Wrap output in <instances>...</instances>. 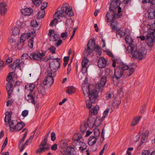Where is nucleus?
I'll use <instances>...</instances> for the list:
<instances>
[{"label":"nucleus","mask_w":155,"mask_h":155,"mask_svg":"<svg viewBox=\"0 0 155 155\" xmlns=\"http://www.w3.org/2000/svg\"><path fill=\"white\" fill-rule=\"evenodd\" d=\"M120 3L121 2L120 0H112L110 7V9L111 11L108 12L106 15L107 22L111 21L110 25L113 31L116 30L117 27V23L114 20L115 18H118L120 17L119 14L117 15L114 12L118 8V13H119L121 12V8L119 7Z\"/></svg>","instance_id":"1"},{"label":"nucleus","mask_w":155,"mask_h":155,"mask_svg":"<svg viewBox=\"0 0 155 155\" xmlns=\"http://www.w3.org/2000/svg\"><path fill=\"white\" fill-rule=\"evenodd\" d=\"M68 4L65 3L63 4L61 6L59 7L58 11L56 12L54 15V19L52 20L50 24L51 26H53L58 23V21L57 18L58 19L61 17L67 18L68 16L70 17L74 15V13L72 11L71 7H68Z\"/></svg>","instance_id":"2"},{"label":"nucleus","mask_w":155,"mask_h":155,"mask_svg":"<svg viewBox=\"0 0 155 155\" xmlns=\"http://www.w3.org/2000/svg\"><path fill=\"white\" fill-rule=\"evenodd\" d=\"M94 87L93 85L91 84L87 87L88 91L89 92V99L86 101V104L87 107L89 109L90 113L91 115L96 114L99 110V107L98 106L96 105L94 108H91L92 104L95 102L98 96V92L95 90H92L91 88Z\"/></svg>","instance_id":"3"},{"label":"nucleus","mask_w":155,"mask_h":155,"mask_svg":"<svg viewBox=\"0 0 155 155\" xmlns=\"http://www.w3.org/2000/svg\"><path fill=\"white\" fill-rule=\"evenodd\" d=\"M134 71V68L129 67L126 64L122 63L115 70V76L112 77V79L117 80L121 77L127 78L131 75Z\"/></svg>","instance_id":"4"},{"label":"nucleus","mask_w":155,"mask_h":155,"mask_svg":"<svg viewBox=\"0 0 155 155\" xmlns=\"http://www.w3.org/2000/svg\"><path fill=\"white\" fill-rule=\"evenodd\" d=\"M127 50L129 52L132 54L133 58L139 60L143 59L145 57L147 53L146 49L144 48L137 51V48L134 45L129 46Z\"/></svg>","instance_id":"5"},{"label":"nucleus","mask_w":155,"mask_h":155,"mask_svg":"<svg viewBox=\"0 0 155 155\" xmlns=\"http://www.w3.org/2000/svg\"><path fill=\"white\" fill-rule=\"evenodd\" d=\"M94 49L97 52V54L99 55H101V48L98 45L95 46L94 41L91 39L88 41L87 47L85 49L84 54L85 55H89Z\"/></svg>","instance_id":"6"},{"label":"nucleus","mask_w":155,"mask_h":155,"mask_svg":"<svg viewBox=\"0 0 155 155\" xmlns=\"http://www.w3.org/2000/svg\"><path fill=\"white\" fill-rule=\"evenodd\" d=\"M36 35L35 31L33 29H29L27 33L22 34L20 37V42L18 44V48L20 49L22 48L24 45V42L28 38L35 37Z\"/></svg>","instance_id":"7"},{"label":"nucleus","mask_w":155,"mask_h":155,"mask_svg":"<svg viewBox=\"0 0 155 155\" xmlns=\"http://www.w3.org/2000/svg\"><path fill=\"white\" fill-rule=\"evenodd\" d=\"M50 71H47V75L43 81V84L45 85H47L51 86L54 82V78L55 76V73L54 72H51Z\"/></svg>","instance_id":"8"},{"label":"nucleus","mask_w":155,"mask_h":155,"mask_svg":"<svg viewBox=\"0 0 155 155\" xmlns=\"http://www.w3.org/2000/svg\"><path fill=\"white\" fill-rule=\"evenodd\" d=\"M45 53L43 52L41 53L40 52L33 53L31 54L29 56V58L31 59H34L38 61H48L49 59L46 58L44 59L43 57L45 56Z\"/></svg>","instance_id":"9"},{"label":"nucleus","mask_w":155,"mask_h":155,"mask_svg":"<svg viewBox=\"0 0 155 155\" xmlns=\"http://www.w3.org/2000/svg\"><path fill=\"white\" fill-rule=\"evenodd\" d=\"M50 148V146L47 143V137H45L41 143L39 148L37 150L36 153H41Z\"/></svg>","instance_id":"10"},{"label":"nucleus","mask_w":155,"mask_h":155,"mask_svg":"<svg viewBox=\"0 0 155 155\" xmlns=\"http://www.w3.org/2000/svg\"><path fill=\"white\" fill-rule=\"evenodd\" d=\"M148 134L149 131H146L145 133H143V132H139V134L136 136L135 138V142L138 141L139 140L140 138V141L139 146H141L142 143H145L147 141Z\"/></svg>","instance_id":"11"},{"label":"nucleus","mask_w":155,"mask_h":155,"mask_svg":"<svg viewBox=\"0 0 155 155\" xmlns=\"http://www.w3.org/2000/svg\"><path fill=\"white\" fill-rule=\"evenodd\" d=\"M25 126L24 123L21 122L17 123L16 120L12 121L9 124L10 130L12 131L15 130L18 131L21 129Z\"/></svg>","instance_id":"12"},{"label":"nucleus","mask_w":155,"mask_h":155,"mask_svg":"<svg viewBox=\"0 0 155 155\" xmlns=\"http://www.w3.org/2000/svg\"><path fill=\"white\" fill-rule=\"evenodd\" d=\"M60 59L56 58L54 60H52L49 64V68L47 71L50 70L52 72L55 73L56 71L59 68L60 66Z\"/></svg>","instance_id":"13"},{"label":"nucleus","mask_w":155,"mask_h":155,"mask_svg":"<svg viewBox=\"0 0 155 155\" xmlns=\"http://www.w3.org/2000/svg\"><path fill=\"white\" fill-rule=\"evenodd\" d=\"M106 77L105 76H103L101 77L99 83L96 84V86L94 85V87L91 88V90H95L97 91H102L103 87H104L107 81Z\"/></svg>","instance_id":"14"},{"label":"nucleus","mask_w":155,"mask_h":155,"mask_svg":"<svg viewBox=\"0 0 155 155\" xmlns=\"http://www.w3.org/2000/svg\"><path fill=\"white\" fill-rule=\"evenodd\" d=\"M73 146L76 149L78 150L81 152H87L88 151L86 149L87 146L86 144L82 141L77 143V144H75V145Z\"/></svg>","instance_id":"15"},{"label":"nucleus","mask_w":155,"mask_h":155,"mask_svg":"<svg viewBox=\"0 0 155 155\" xmlns=\"http://www.w3.org/2000/svg\"><path fill=\"white\" fill-rule=\"evenodd\" d=\"M146 14L148 18L150 19H153L155 18V6H150L147 10Z\"/></svg>","instance_id":"16"},{"label":"nucleus","mask_w":155,"mask_h":155,"mask_svg":"<svg viewBox=\"0 0 155 155\" xmlns=\"http://www.w3.org/2000/svg\"><path fill=\"white\" fill-rule=\"evenodd\" d=\"M24 63L23 61L19 59H17L14 62L13 64L11 66V68L13 70L15 69L16 68H20L23 66Z\"/></svg>","instance_id":"17"},{"label":"nucleus","mask_w":155,"mask_h":155,"mask_svg":"<svg viewBox=\"0 0 155 155\" xmlns=\"http://www.w3.org/2000/svg\"><path fill=\"white\" fill-rule=\"evenodd\" d=\"M48 35L49 36L50 40L51 41H56L59 38V35L55 33L54 30H49Z\"/></svg>","instance_id":"18"},{"label":"nucleus","mask_w":155,"mask_h":155,"mask_svg":"<svg viewBox=\"0 0 155 155\" xmlns=\"http://www.w3.org/2000/svg\"><path fill=\"white\" fill-rule=\"evenodd\" d=\"M73 142H72V145H75L77 143L81 142L82 140L81 135L80 134H74L72 138Z\"/></svg>","instance_id":"19"},{"label":"nucleus","mask_w":155,"mask_h":155,"mask_svg":"<svg viewBox=\"0 0 155 155\" xmlns=\"http://www.w3.org/2000/svg\"><path fill=\"white\" fill-rule=\"evenodd\" d=\"M35 97L36 95L35 93L32 92H29V94L27 95V97L25 96V98L29 102L35 104Z\"/></svg>","instance_id":"20"},{"label":"nucleus","mask_w":155,"mask_h":155,"mask_svg":"<svg viewBox=\"0 0 155 155\" xmlns=\"http://www.w3.org/2000/svg\"><path fill=\"white\" fill-rule=\"evenodd\" d=\"M71 144V142L69 140H63L60 141V147L62 149H65Z\"/></svg>","instance_id":"21"},{"label":"nucleus","mask_w":155,"mask_h":155,"mask_svg":"<svg viewBox=\"0 0 155 155\" xmlns=\"http://www.w3.org/2000/svg\"><path fill=\"white\" fill-rule=\"evenodd\" d=\"M25 26V24L22 23L21 24V25L20 27V29L17 27L13 28L12 29V35H18L20 33L21 29H22Z\"/></svg>","instance_id":"22"},{"label":"nucleus","mask_w":155,"mask_h":155,"mask_svg":"<svg viewBox=\"0 0 155 155\" xmlns=\"http://www.w3.org/2000/svg\"><path fill=\"white\" fill-rule=\"evenodd\" d=\"M154 39L150 35V33H147V38L146 39V42L147 45L150 47H152L153 44Z\"/></svg>","instance_id":"23"},{"label":"nucleus","mask_w":155,"mask_h":155,"mask_svg":"<svg viewBox=\"0 0 155 155\" xmlns=\"http://www.w3.org/2000/svg\"><path fill=\"white\" fill-rule=\"evenodd\" d=\"M65 149V151L64 150L65 153L68 155H74V148L71 147V145L68 146Z\"/></svg>","instance_id":"24"},{"label":"nucleus","mask_w":155,"mask_h":155,"mask_svg":"<svg viewBox=\"0 0 155 155\" xmlns=\"http://www.w3.org/2000/svg\"><path fill=\"white\" fill-rule=\"evenodd\" d=\"M106 64V61L105 59L102 58H100L98 61V66L99 68H104Z\"/></svg>","instance_id":"25"},{"label":"nucleus","mask_w":155,"mask_h":155,"mask_svg":"<svg viewBox=\"0 0 155 155\" xmlns=\"http://www.w3.org/2000/svg\"><path fill=\"white\" fill-rule=\"evenodd\" d=\"M36 89H37L38 92L39 94L44 95L45 94V88L41 84H38L36 86Z\"/></svg>","instance_id":"26"},{"label":"nucleus","mask_w":155,"mask_h":155,"mask_svg":"<svg viewBox=\"0 0 155 155\" xmlns=\"http://www.w3.org/2000/svg\"><path fill=\"white\" fill-rule=\"evenodd\" d=\"M32 12L33 10L32 9L29 8L22 9L21 10V13L23 15L26 16H29L30 15Z\"/></svg>","instance_id":"27"},{"label":"nucleus","mask_w":155,"mask_h":155,"mask_svg":"<svg viewBox=\"0 0 155 155\" xmlns=\"http://www.w3.org/2000/svg\"><path fill=\"white\" fill-rule=\"evenodd\" d=\"M7 11L5 4L4 3H0V14L2 15H4Z\"/></svg>","instance_id":"28"},{"label":"nucleus","mask_w":155,"mask_h":155,"mask_svg":"<svg viewBox=\"0 0 155 155\" xmlns=\"http://www.w3.org/2000/svg\"><path fill=\"white\" fill-rule=\"evenodd\" d=\"M25 89L26 90L30 91V92H32V93H34L33 92V90H35L36 88L35 84H31L26 85Z\"/></svg>","instance_id":"29"},{"label":"nucleus","mask_w":155,"mask_h":155,"mask_svg":"<svg viewBox=\"0 0 155 155\" xmlns=\"http://www.w3.org/2000/svg\"><path fill=\"white\" fill-rule=\"evenodd\" d=\"M94 119L92 117H90L88 118L87 120V125H88V127L90 128H92L94 126Z\"/></svg>","instance_id":"30"},{"label":"nucleus","mask_w":155,"mask_h":155,"mask_svg":"<svg viewBox=\"0 0 155 155\" xmlns=\"http://www.w3.org/2000/svg\"><path fill=\"white\" fill-rule=\"evenodd\" d=\"M88 127L87 123L86 121H84L82 122L80 125V129L82 133H84L87 130V128Z\"/></svg>","instance_id":"31"},{"label":"nucleus","mask_w":155,"mask_h":155,"mask_svg":"<svg viewBox=\"0 0 155 155\" xmlns=\"http://www.w3.org/2000/svg\"><path fill=\"white\" fill-rule=\"evenodd\" d=\"M98 138L95 136H91L88 139V143L89 145H92L95 144Z\"/></svg>","instance_id":"32"},{"label":"nucleus","mask_w":155,"mask_h":155,"mask_svg":"<svg viewBox=\"0 0 155 155\" xmlns=\"http://www.w3.org/2000/svg\"><path fill=\"white\" fill-rule=\"evenodd\" d=\"M103 120L100 117H97L95 119H94V126L96 127H98L101 124Z\"/></svg>","instance_id":"33"},{"label":"nucleus","mask_w":155,"mask_h":155,"mask_svg":"<svg viewBox=\"0 0 155 155\" xmlns=\"http://www.w3.org/2000/svg\"><path fill=\"white\" fill-rule=\"evenodd\" d=\"M116 35L117 37H123L125 35V33L123 28H120L117 31Z\"/></svg>","instance_id":"34"},{"label":"nucleus","mask_w":155,"mask_h":155,"mask_svg":"<svg viewBox=\"0 0 155 155\" xmlns=\"http://www.w3.org/2000/svg\"><path fill=\"white\" fill-rule=\"evenodd\" d=\"M155 28H152L151 26H150L149 28L147 31L148 33H150V35L153 38H155Z\"/></svg>","instance_id":"35"},{"label":"nucleus","mask_w":155,"mask_h":155,"mask_svg":"<svg viewBox=\"0 0 155 155\" xmlns=\"http://www.w3.org/2000/svg\"><path fill=\"white\" fill-rule=\"evenodd\" d=\"M31 27L35 28L36 30H38L40 28V25L35 20H33L31 21Z\"/></svg>","instance_id":"36"},{"label":"nucleus","mask_w":155,"mask_h":155,"mask_svg":"<svg viewBox=\"0 0 155 155\" xmlns=\"http://www.w3.org/2000/svg\"><path fill=\"white\" fill-rule=\"evenodd\" d=\"M141 118V117L140 116H138L135 117L132 122L131 126H135L138 123L139 120H140Z\"/></svg>","instance_id":"37"},{"label":"nucleus","mask_w":155,"mask_h":155,"mask_svg":"<svg viewBox=\"0 0 155 155\" xmlns=\"http://www.w3.org/2000/svg\"><path fill=\"white\" fill-rule=\"evenodd\" d=\"M28 131V130L27 129H24L22 131V132H24V136L23 137L21 138V139L20 140L19 142L20 145H21V144H22L24 142L25 139L27 136V134Z\"/></svg>","instance_id":"38"},{"label":"nucleus","mask_w":155,"mask_h":155,"mask_svg":"<svg viewBox=\"0 0 155 155\" xmlns=\"http://www.w3.org/2000/svg\"><path fill=\"white\" fill-rule=\"evenodd\" d=\"M5 122H8L9 124L11 122H12V121H10L11 118V114L9 112H6L5 113Z\"/></svg>","instance_id":"39"},{"label":"nucleus","mask_w":155,"mask_h":155,"mask_svg":"<svg viewBox=\"0 0 155 155\" xmlns=\"http://www.w3.org/2000/svg\"><path fill=\"white\" fill-rule=\"evenodd\" d=\"M75 91V88L72 86L68 87L67 91V93L69 94H71Z\"/></svg>","instance_id":"40"},{"label":"nucleus","mask_w":155,"mask_h":155,"mask_svg":"<svg viewBox=\"0 0 155 155\" xmlns=\"http://www.w3.org/2000/svg\"><path fill=\"white\" fill-rule=\"evenodd\" d=\"M45 14V10H41L38 13L37 18L38 19H41L43 18Z\"/></svg>","instance_id":"41"},{"label":"nucleus","mask_w":155,"mask_h":155,"mask_svg":"<svg viewBox=\"0 0 155 155\" xmlns=\"http://www.w3.org/2000/svg\"><path fill=\"white\" fill-rule=\"evenodd\" d=\"M125 40L127 43L130 45L129 46L132 45L131 44L132 42V39L129 36H127L125 37Z\"/></svg>","instance_id":"42"},{"label":"nucleus","mask_w":155,"mask_h":155,"mask_svg":"<svg viewBox=\"0 0 155 155\" xmlns=\"http://www.w3.org/2000/svg\"><path fill=\"white\" fill-rule=\"evenodd\" d=\"M114 94L112 92L108 91L106 94V100H108L114 97Z\"/></svg>","instance_id":"43"},{"label":"nucleus","mask_w":155,"mask_h":155,"mask_svg":"<svg viewBox=\"0 0 155 155\" xmlns=\"http://www.w3.org/2000/svg\"><path fill=\"white\" fill-rule=\"evenodd\" d=\"M6 87L8 92V95L9 96L12 92L11 84H7L6 85Z\"/></svg>","instance_id":"44"},{"label":"nucleus","mask_w":155,"mask_h":155,"mask_svg":"<svg viewBox=\"0 0 155 155\" xmlns=\"http://www.w3.org/2000/svg\"><path fill=\"white\" fill-rule=\"evenodd\" d=\"M88 62L89 61L87 58H84L82 62V66H87Z\"/></svg>","instance_id":"45"},{"label":"nucleus","mask_w":155,"mask_h":155,"mask_svg":"<svg viewBox=\"0 0 155 155\" xmlns=\"http://www.w3.org/2000/svg\"><path fill=\"white\" fill-rule=\"evenodd\" d=\"M35 132H34L33 135L31 136L28 140L25 143V145H28L30 144L32 141V140L33 139L34 135L35 134Z\"/></svg>","instance_id":"46"},{"label":"nucleus","mask_w":155,"mask_h":155,"mask_svg":"<svg viewBox=\"0 0 155 155\" xmlns=\"http://www.w3.org/2000/svg\"><path fill=\"white\" fill-rule=\"evenodd\" d=\"M34 37H31L29 39L28 41V46L31 48H32L33 46Z\"/></svg>","instance_id":"47"},{"label":"nucleus","mask_w":155,"mask_h":155,"mask_svg":"<svg viewBox=\"0 0 155 155\" xmlns=\"http://www.w3.org/2000/svg\"><path fill=\"white\" fill-rule=\"evenodd\" d=\"M142 2L149 3L151 5H155V0H143Z\"/></svg>","instance_id":"48"},{"label":"nucleus","mask_w":155,"mask_h":155,"mask_svg":"<svg viewBox=\"0 0 155 155\" xmlns=\"http://www.w3.org/2000/svg\"><path fill=\"white\" fill-rule=\"evenodd\" d=\"M72 23V21L71 18L67 19L66 21V25L70 28L71 27V25Z\"/></svg>","instance_id":"49"},{"label":"nucleus","mask_w":155,"mask_h":155,"mask_svg":"<svg viewBox=\"0 0 155 155\" xmlns=\"http://www.w3.org/2000/svg\"><path fill=\"white\" fill-rule=\"evenodd\" d=\"M109 110V109H107L104 111V113H103V116L102 117H101L103 120H104V118H105V117L107 116Z\"/></svg>","instance_id":"50"},{"label":"nucleus","mask_w":155,"mask_h":155,"mask_svg":"<svg viewBox=\"0 0 155 155\" xmlns=\"http://www.w3.org/2000/svg\"><path fill=\"white\" fill-rule=\"evenodd\" d=\"M13 74L14 73L13 72L9 73L7 78V81L8 82H10L11 80L12 79V76Z\"/></svg>","instance_id":"51"},{"label":"nucleus","mask_w":155,"mask_h":155,"mask_svg":"<svg viewBox=\"0 0 155 155\" xmlns=\"http://www.w3.org/2000/svg\"><path fill=\"white\" fill-rule=\"evenodd\" d=\"M94 135L95 136V137L97 138L98 137L100 134V132L99 130L97 128L94 129Z\"/></svg>","instance_id":"52"},{"label":"nucleus","mask_w":155,"mask_h":155,"mask_svg":"<svg viewBox=\"0 0 155 155\" xmlns=\"http://www.w3.org/2000/svg\"><path fill=\"white\" fill-rule=\"evenodd\" d=\"M33 3L36 6L39 5L41 3V0H32Z\"/></svg>","instance_id":"53"},{"label":"nucleus","mask_w":155,"mask_h":155,"mask_svg":"<svg viewBox=\"0 0 155 155\" xmlns=\"http://www.w3.org/2000/svg\"><path fill=\"white\" fill-rule=\"evenodd\" d=\"M107 147H108L107 144H105L104 145L103 149H102L101 150V152L99 154V155H103V154L104 153V150H106L107 149Z\"/></svg>","instance_id":"54"},{"label":"nucleus","mask_w":155,"mask_h":155,"mask_svg":"<svg viewBox=\"0 0 155 155\" xmlns=\"http://www.w3.org/2000/svg\"><path fill=\"white\" fill-rule=\"evenodd\" d=\"M47 2H44L43 3L40 8L41 10H44V9H45L47 7Z\"/></svg>","instance_id":"55"},{"label":"nucleus","mask_w":155,"mask_h":155,"mask_svg":"<svg viewBox=\"0 0 155 155\" xmlns=\"http://www.w3.org/2000/svg\"><path fill=\"white\" fill-rule=\"evenodd\" d=\"M134 150V148L133 147H129L127 149V152H126V155H131V153L130 152L133 151Z\"/></svg>","instance_id":"56"},{"label":"nucleus","mask_w":155,"mask_h":155,"mask_svg":"<svg viewBox=\"0 0 155 155\" xmlns=\"http://www.w3.org/2000/svg\"><path fill=\"white\" fill-rule=\"evenodd\" d=\"M52 54L55 53L56 48L53 46H51L48 48Z\"/></svg>","instance_id":"57"},{"label":"nucleus","mask_w":155,"mask_h":155,"mask_svg":"<svg viewBox=\"0 0 155 155\" xmlns=\"http://www.w3.org/2000/svg\"><path fill=\"white\" fill-rule=\"evenodd\" d=\"M28 57V55L27 53L23 54L21 56V59L23 60L27 59Z\"/></svg>","instance_id":"58"},{"label":"nucleus","mask_w":155,"mask_h":155,"mask_svg":"<svg viewBox=\"0 0 155 155\" xmlns=\"http://www.w3.org/2000/svg\"><path fill=\"white\" fill-rule=\"evenodd\" d=\"M68 37V32H64L62 33L61 34V37L62 38L65 39Z\"/></svg>","instance_id":"59"},{"label":"nucleus","mask_w":155,"mask_h":155,"mask_svg":"<svg viewBox=\"0 0 155 155\" xmlns=\"http://www.w3.org/2000/svg\"><path fill=\"white\" fill-rule=\"evenodd\" d=\"M28 114V111L26 110L23 111L21 113V115L24 117H26Z\"/></svg>","instance_id":"60"},{"label":"nucleus","mask_w":155,"mask_h":155,"mask_svg":"<svg viewBox=\"0 0 155 155\" xmlns=\"http://www.w3.org/2000/svg\"><path fill=\"white\" fill-rule=\"evenodd\" d=\"M87 66H82V72L84 74L87 72Z\"/></svg>","instance_id":"61"},{"label":"nucleus","mask_w":155,"mask_h":155,"mask_svg":"<svg viewBox=\"0 0 155 155\" xmlns=\"http://www.w3.org/2000/svg\"><path fill=\"white\" fill-rule=\"evenodd\" d=\"M92 133V131L89 130H87L86 131L85 134L84 135V137H87L89 136Z\"/></svg>","instance_id":"62"},{"label":"nucleus","mask_w":155,"mask_h":155,"mask_svg":"<svg viewBox=\"0 0 155 155\" xmlns=\"http://www.w3.org/2000/svg\"><path fill=\"white\" fill-rule=\"evenodd\" d=\"M51 139L53 141H54L55 139L56 136L55 133L54 132H52L51 134Z\"/></svg>","instance_id":"63"},{"label":"nucleus","mask_w":155,"mask_h":155,"mask_svg":"<svg viewBox=\"0 0 155 155\" xmlns=\"http://www.w3.org/2000/svg\"><path fill=\"white\" fill-rule=\"evenodd\" d=\"M150 153V152L148 150H144L143 152L142 155H149Z\"/></svg>","instance_id":"64"}]
</instances>
